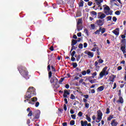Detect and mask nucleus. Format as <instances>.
Segmentation results:
<instances>
[{
  "label": "nucleus",
  "instance_id": "1",
  "mask_svg": "<svg viewBox=\"0 0 126 126\" xmlns=\"http://www.w3.org/2000/svg\"><path fill=\"white\" fill-rule=\"evenodd\" d=\"M22 70H20V68H18V69L20 71V73L26 78V79H29V75H28V71L26 70V68L25 67H21Z\"/></svg>",
  "mask_w": 126,
  "mask_h": 126
},
{
  "label": "nucleus",
  "instance_id": "2",
  "mask_svg": "<svg viewBox=\"0 0 126 126\" xmlns=\"http://www.w3.org/2000/svg\"><path fill=\"white\" fill-rule=\"evenodd\" d=\"M104 12L106 15H112L113 14V11L110 9V7L106 5H104Z\"/></svg>",
  "mask_w": 126,
  "mask_h": 126
},
{
  "label": "nucleus",
  "instance_id": "3",
  "mask_svg": "<svg viewBox=\"0 0 126 126\" xmlns=\"http://www.w3.org/2000/svg\"><path fill=\"white\" fill-rule=\"evenodd\" d=\"M36 94V91L35 88L33 87H30L28 89L27 95H35Z\"/></svg>",
  "mask_w": 126,
  "mask_h": 126
},
{
  "label": "nucleus",
  "instance_id": "4",
  "mask_svg": "<svg viewBox=\"0 0 126 126\" xmlns=\"http://www.w3.org/2000/svg\"><path fill=\"white\" fill-rule=\"evenodd\" d=\"M107 67H105L103 68L102 70L99 73V77L100 78H103V76L104 75H108L109 74V72L107 71Z\"/></svg>",
  "mask_w": 126,
  "mask_h": 126
},
{
  "label": "nucleus",
  "instance_id": "5",
  "mask_svg": "<svg viewBox=\"0 0 126 126\" xmlns=\"http://www.w3.org/2000/svg\"><path fill=\"white\" fill-rule=\"evenodd\" d=\"M121 50L124 54H126V39H122Z\"/></svg>",
  "mask_w": 126,
  "mask_h": 126
},
{
  "label": "nucleus",
  "instance_id": "6",
  "mask_svg": "<svg viewBox=\"0 0 126 126\" xmlns=\"http://www.w3.org/2000/svg\"><path fill=\"white\" fill-rule=\"evenodd\" d=\"M97 120L99 121H101L103 116L102 112L100 110H98L97 111Z\"/></svg>",
  "mask_w": 126,
  "mask_h": 126
},
{
  "label": "nucleus",
  "instance_id": "7",
  "mask_svg": "<svg viewBox=\"0 0 126 126\" xmlns=\"http://www.w3.org/2000/svg\"><path fill=\"white\" fill-rule=\"evenodd\" d=\"M95 1L97 5H98V7H99L100 10H102V7H101V3H102L103 2V0H95Z\"/></svg>",
  "mask_w": 126,
  "mask_h": 126
},
{
  "label": "nucleus",
  "instance_id": "8",
  "mask_svg": "<svg viewBox=\"0 0 126 126\" xmlns=\"http://www.w3.org/2000/svg\"><path fill=\"white\" fill-rule=\"evenodd\" d=\"M105 17H106V14L102 12L98 13L97 18H99L100 19H103V18H105Z\"/></svg>",
  "mask_w": 126,
  "mask_h": 126
},
{
  "label": "nucleus",
  "instance_id": "9",
  "mask_svg": "<svg viewBox=\"0 0 126 126\" xmlns=\"http://www.w3.org/2000/svg\"><path fill=\"white\" fill-rule=\"evenodd\" d=\"M104 23L105 21L104 20H98L96 21V24L97 25H98V26H102Z\"/></svg>",
  "mask_w": 126,
  "mask_h": 126
},
{
  "label": "nucleus",
  "instance_id": "10",
  "mask_svg": "<svg viewBox=\"0 0 126 126\" xmlns=\"http://www.w3.org/2000/svg\"><path fill=\"white\" fill-rule=\"evenodd\" d=\"M58 79L56 78V77H52L50 80V82H51V83H55L56 84L58 83Z\"/></svg>",
  "mask_w": 126,
  "mask_h": 126
},
{
  "label": "nucleus",
  "instance_id": "11",
  "mask_svg": "<svg viewBox=\"0 0 126 126\" xmlns=\"http://www.w3.org/2000/svg\"><path fill=\"white\" fill-rule=\"evenodd\" d=\"M112 32L116 36H119V34H120V29L119 28H117L114 31H113Z\"/></svg>",
  "mask_w": 126,
  "mask_h": 126
},
{
  "label": "nucleus",
  "instance_id": "12",
  "mask_svg": "<svg viewBox=\"0 0 126 126\" xmlns=\"http://www.w3.org/2000/svg\"><path fill=\"white\" fill-rule=\"evenodd\" d=\"M40 113V112L39 111L37 112H36V113L35 114V116L33 118V121H34L36 119H38L39 118Z\"/></svg>",
  "mask_w": 126,
  "mask_h": 126
},
{
  "label": "nucleus",
  "instance_id": "13",
  "mask_svg": "<svg viewBox=\"0 0 126 126\" xmlns=\"http://www.w3.org/2000/svg\"><path fill=\"white\" fill-rule=\"evenodd\" d=\"M111 125V126H117V125H118V123L116 122V119H114L112 120Z\"/></svg>",
  "mask_w": 126,
  "mask_h": 126
},
{
  "label": "nucleus",
  "instance_id": "14",
  "mask_svg": "<svg viewBox=\"0 0 126 126\" xmlns=\"http://www.w3.org/2000/svg\"><path fill=\"white\" fill-rule=\"evenodd\" d=\"M88 123V122L86 121H85L84 122L83 121H81V126H87Z\"/></svg>",
  "mask_w": 126,
  "mask_h": 126
},
{
  "label": "nucleus",
  "instance_id": "15",
  "mask_svg": "<svg viewBox=\"0 0 126 126\" xmlns=\"http://www.w3.org/2000/svg\"><path fill=\"white\" fill-rule=\"evenodd\" d=\"M91 14L93 17H96L97 16V13L95 11L91 12Z\"/></svg>",
  "mask_w": 126,
  "mask_h": 126
},
{
  "label": "nucleus",
  "instance_id": "16",
  "mask_svg": "<svg viewBox=\"0 0 126 126\" xmlns=\"http://www.w3.org/2000/svg\"><path fill=\"white\" fill-rule=\"evenodd\" d=\"M117 102H120L121 104H123L124 103V99L122 97H119V100L117 101Z\"/></svg>",
  "mask_w": 126,
  "mask_h": 126
},
{
  "label": "nucleus",
  "instance_id": "17",
  "mask_svg": "<svg viewBox=\"0 0 126 126\" xmlns=\"http://www.w3.org/2000/svg\"><path fill=\"white\" fill-rule=\"evenodd\" d=\"M87 55L89 56V58H93V56H94L93 53L90 52H88Z\"/></svg>",
  "mask_w": 126,
  "mask_h": 126
},
{
  "label": "nucleus",
  "instance_id": "18",
  "mask_svg": "<svg viewBox=\"0 0 126 126\" xmlns=\"http://www.w3.org/2000/svg\"><path fill=\"white\" fill-rule=\"evenodd\" d=\"M104 86H101L97 88V91H103L104 90Z\"/></svg>",
  "mask_w": 126,
  "mask_h": 126
},
{
  "label": "nucleus",
  "instance_id": "19",
  "mask_svg": "<svg viewBox=\"0 0 126 126\" xmlns=\"http://www.w3.org/2000/svg\"><path fill=\"white\" fill-rule=\"evenodd\" d=\"M77 28L78 31L82 30V26H81V25H77Z\"/></svg>",
  "mask_w": 126,
  "mask_h": 126
},
{
  "label": "nucleus",
  "instance_id": "20",
  "mask_svg": "<svg viewBox=\"0 0 126 126\" xmlns=\"http://www.w3.org/2000/svg\"><path fill=\"white\" fill-rule=\"evenodd\" d=\"M72 44H71L72 46H74V45H76V44H77V41L74 40V39H72Z\"/></svg>",
  "mask_w": 126,
  "mask_h": 126
},
{
  "label": "nucleus",
  "instance_id": "21",
  "mask_svg": "<svg viewBox=\"0 0 126 126\" xmlns=\"http://www.w3.org/2000/svg\"><path fill=\"white\" fill-rule=\"evenodd\" d=\"M82 24V19H79L77 23V25H81Z\"/></svg>",
  "mask_w": 126,
  "mask_h": 126
},
{
  "label": "nucleus",
  "instance_id": "22",
  "mask_svg": "<svg viewBox=\"0 0 126 126\" xmlns=\"http://www.w3.org/2000/svg\"><path fill=\"white\" fill-rule=\"evenodd\" d=\"M86 120L89 122H91V119L90 117H89V115L88 114H87L86 115Z\"/></svg>",
  "mask_w": 126,
  "mask_h": 126
},
{
  "label": "nucleus",
  "instance_id": "23",
  "mask_svg": "<svg viewBox=\"0 0 126 126\" xmlns=\"http://www.w3.org/2000/svg\"><path fill=\"white\" fill-rule=\"evenodd\" d=\"M113 118H114V115H111L108 118H107V121H110L112 120V119Z\"/></svg>",
  "mask_w": 126,
  "mask_h": 126
},
{
  "label": "nucleus",
  "instance_id": "24",
  "mask_svg": "<svg viewBox=\"0 0 126 126\" xmlns=\"http://www.w3.org/2000/svg\"><path fill=\"white\" fill-rule=\"evenodd\" d=\"M99 29H100V32H101L102 34H103V33H105V32H106V30L105 29V28H100Z\"/></svg>",
  "mask_w": 126,
  "mask_h": 126
},
{
  "label": "nucleus",
  "instance_id": "25",
  "mask_svg": "<svg viewBox=\"0 0 126 126\" xmlns=\"http://www.w3.org/2000/svg\"><path fill=\"white\" fill-rule=\"evenodd\" d=\"M72 47H71V50H70V53H71V52H72V51H73V50H76V49H77V47H75L73 45H72Z\"/></svg>",
  "mask_w": 126,
  "mask_h": 126
},
{
  "label": "nucleus",
  "instance_id": "26",
  "mask_svg": "<svg viewBox=\"0 0 126 126\" xmlns=\"http://www.w3.org/2000/svg\"><path fill=\"white\" fill-rule=\"evenodd\" d=\"M57 2L59 4H62V3H63V0H57Z\"/></svg>",
  "mask_w": 126,
  "mask_h": 126
},
{
  "label": "nucleus",
  "instance_id": "27",
  "mask_svg": "<svg viewBox=\"0 0 126 126\" xmlns=\"http://www.w3.org/2000/svg\"><path fill=\"white\" fill-rule=\"evenodd\" d=\"M70 93L67 90L64 91V95H69Z\"/></svg>",
  "mask_w": 126,
  "mask_h": 126
},
{
  "label": "nucleus",
  "instance_id": "28",
  "mask_svg": "<svg viewBox=\"0 0 126 126\" xmlns=\"http://www.w3.org/2000/svg\"><path fill=\"white\" fill-rule=\"evenodd\" d=\"M32 114H33L32 111H30V113H28V116H29V117H32Z\"/></svg>",
  "mask_w": 126,
  "mask_h": 126
},
{
  "label": "nucleus",
  "instance_id": "29",
  "mask_svg": "<svg viewBox=\"0 0 126 126\" xmlns=\"http://www.w3.org/2000/svg\"><path fill=\"white\" fill-rule=\"evenodd\" d=\"M32 102H36V101H37V97H32Z\"/></svg>",
  "mask_w": 126,
  "mask_h": 126
},
{
  "label": "nucleus",
  "instance_id": "30",
  "mask_svg": "<svg viewBox=\"0 0 126 126\" xmlns=\"http://www.w3.org/2000/svg\"><path fill=\"white\" fill-rule=\"evenodd\" d=\"M74 125H75V121L72 120L70 122V125L73 126Z\"/></svg>",
  "mask_w": 126,
  "mask_h": 126
},
{
  "label": "nucleus",
  "instance_id": "31",
  "mask_svg": "<svg viewBox=\"0 0 126 126\" xmlns=\"http://www.w3.org/2000/svg\"><path fill=\"white\" fill-rule=\"evenodd\" d=\"M83 115V113H82L81 111H79V113H78V117H82Z\"/></svg>",
  "mask_w": 126,
  "mask_h": 126
},
{
  "label": "nucleus",
  "instance_id": "32",
  "mask_svg": "<svg viewBox=\"0 0 126 126\" xmlns=\"http://www.w3.org/2000/svg\"><path fill=\"white\" fill-rule=\"evenodd\" d=\"M101 31V29L97 30L96 32H94V34H99Z\"/></svg>",
  "mask_w": 126,
  "mask_h": 126
},
{
  "label": "nucleus",
  "instance_id": "33",
  "mask_svg": "<svg viewBox=\"0 0 126 126\" xmlns=\"http://www.w3.org/2000/svg\"><path fill=\"white\" fill-rule=\"evenodd\" d=\"M100 68V66H95V69L96 71H99V69Z\"/></svg>",
  "mask_w": 126,
  "mask_h": 126
},
{
  "label": "nucleus",
  "instance_id": "34",
  "mask_svg": "<svg viewBox=\"0 0 126 126\" xmlns=\"http://www.w3.org/2000/svg\"><path fill=\"white\" fill-rule=\"evenodd\" d=\"M71 117L73 120L76 119V115L75 114L71 115Z\"/></svg>",
  "mask_w": 126,
  "mask_h": 126
},
{
  "label": "nucleus",
  "instance_id": "35",
  "mask_svg": "<svg viewBox=\"0 0 126 126\" xmlns=\"http://www.w3.org/2000/svg\"><path fill=\"white\" fill-rule=\"evenodd\" d=\"M32 96H31V95H26L25 97V99L26 98H28V99H30L31 97H32Z\"/></svg>",
  "mask_w": 126,
  "mask_h": 126
},
{
  "label": "nucleus",
  "instance_id": "36",
  "mask_svg": "<svg viewBox=\"0 0 126 126\" xmlns=\"http://www.w3.org/2000/svg\"><path fill=\"white\" fill-rule=\"evenodd\" d=\"M90 106V104L88 103H86V104H85V107H86V108H89Z\"/></svg>",
  "mask_w": 126,
  "mask_h": 126
},
{
  "label": "nucleus",
  "instance_id": "37",
  "mask_svg": "<svg viewBox=\"0 0 126 126\" xmlns=\"http://www.w3.org/2000/svg\"><path fill=\"white\" fill-rule=\"evenodd\" d=\"M93 75V78H94V77H95V76H96V75H97V72H94L92 74Z\"/></svg>",
  "mask_w": 126,
  "mask_h": 126
},
{
  "label": "nucleus",
  "instance_id": "38",
  "mask_svg": "<svg viewBox=\"0 0 126 126\" xmlns=\"http://www.w3.org/2000/svg\"><path fill=\"white\" fill-rule=\"evenodd\" d=\"M106 19H107V21H109L110 20H112V16H108Z\"/></svg>",
  "mask_w": 126,
  "mask_h": 126
},
{
  "label": "nucleus",
  "instance_id": "39",
  "mask_svg": "<svg viewBox=\"0 0 126 126\" xmlns=\"http://www.w3.org/2000/svg\"><path fill=\"white\" fill-rule=\"evenodd\" d=\"M70 98L72 100L75 99V96L74 95H71V97H70Z\"/></svg>",
  "mask_w": 126,
  "mask_h": 126
},
{
  "label": "nucleus",
  "instance_id": "40",
  "mask_svg": "<svg viewBox=\"0 0 126 126\" xmlns=\"http://www.w3.org/2000/svg\"><path fill=\"white\" fill-rule=\"evenodd\" d=\"M78 47H79V49H83V44H82V43H80Z\"/></svg>",
  "mask_w": 126,
  "mask_h": 126
},
{
  "label": "nucleus",
  "instance_id": "41",
  "mask_svg": "<svg viewBox=\"0 0 126 126\" xmlns=\"http://www.w3.org/2000/svg\"><path fill=\"white\" fill-rule=\"evenodd\" d=\"M63 109H64V111H67V107H66V105L65 104H64L63 105Z\"/></svg>",
  "mask_w": 126,
  "mask_h": 126
},
{
  "label": "nucleus",
  "instance_id": "42",
  "mask_svg": "<svg viewBox=\"0 0 126 126\" xmlns=\"http://www.w3.org/2000/svg\"><path fill=\"white\" fill-rule=\"evenodd\" d=\"M105 113L107 114H109L110 113V109L108 108L106 109V112Z\"/></svg>",
  "mask_w": 126,
  "mask_h": 126
},
{
  "label": "nucleus",
  "instance_id": "43",
  "mask_svg": "<svg viewBox=\"0 0 126 126\" xmlns=\"http://www.w3.org/2000/svg\"><path fill=\"white\" fill-rule=\"evenodd\" d=\"M74 55H75V51H73L72 53L71 54V56L72 57H74Z\"/></svg>",
  "mask_w": 126,
  "mask_h": 126
},
{
  "label": "nucleus",
  "instance_id": "44",
  "mask_svg": "<svg viewBox=\"0 0 126 126\" xmlns=\"http://www.w3.org/2000/svg\"><path fill=\"white\" fill-rule=\"evenodd\" d=\"M98 63H104V61L102 59H99L98 60Z\"/></svg>",
  "mask_w": 126,
  "mask_h": 126
},
{
  "label": "nucleus",
  "instance_id": "45",
  "mask_svg": "<svg viewBox=\"0 0 126 126\" xmlns=\"http://www.w3.org/2000/svg\"><path fill=\"white\" fill-rule=\"evenodd\" d=\"M79 6H83V1H82L79 3Z\"/></svg>",
  "mask_w": 126,
  "mask_h": 126
},
{
  "label": "nucleus",
  "instance_id": "46",
  "mask_svg": "<svg viewBox=\"0 0 126 126\" xmlns=\"http://www.w3.org/2000/svg\"><path fill=\"white\" fill-rule=\"evenodd\" d=\"M115 14H116V15H120L121 13L120 12V11H116L115 12Z\"/></svg>",
  "mask_w": 126,
  "mask_h": 126
},
{
  "label": "nucleus",
  "instance_id": "47",
  "mask_svg": "<svg viewBox=\"0 0 126 126\" xmlns=\"http://www.w3.org/2000/svg\"><path fill=\"white\" fill-rule=\"evenodd\" d=\"M39 105V102L38 101H37L35 105V107H38Z\"/></svg>",
  "mask_w": 126,
  "mask_h": 126
},
{
  "label": "nucleus",
  "instance_id": "48",
  "mask_svg": "<svg viewBox=\"0 0 126 126\" xmlns=\"http://www.w3.org/2000/svg\"><path fill=\"white\" fill-rule=\"evenodd\" d=\"M86 73L87 72H86V71L85 70H84L82 72V75H86Z\"/></svg>",
  "mask_w": 126,
  "mask_h": 126
},
{
  "label": "nucleus",
  "instance_id": "49",
  "mask_svg": "<svg viewBox=\"0 0 126 126\" xmlns=\"http://www.w3.org/2000/svg\"><path fill=\"white\" fill-rule=\"evenodd\" d=\"M31 123V121L30 119H28L27 121V124L29 125V126H30V124Z\"/></svg>",
  "mask_w": 126,
  "mask_h": 126
},
{
  "label": "nucleus",
  "instance_id": "50",
  "mask_svg": "<svg viewBox=\"0 0 126 126\" xmlns=\"http://www.w3.org/2000/svg\"><path fill=\"white\" fill-rule=\"evenodd\" d=\"M109 81H110V82H114V80H115V78H112V79H109Z\"/></svg>",
  "mask_w": 126,
  "mask_h": 126
},
{
  "label": "nucleus",
  "instance_id": "51",
  "mask_svg": "<svg viewBox=\"0 0 126 126\" xmlns=\"http://www.w3.org/2000/svg\"><path fill=\"white\" fill-rule=\"evenodd\" d=\"M112 20L114 22H116V21H117V18L116 17H113V18H112Z\"/></svg>",
  "mask_w": 126,
  "mask_h": 126
},
{
  "label": "nucleus",
  "instance_id": "52",
  "mask_svg": "<svg viewBox=\"0 0 126 126\" xmlns=\"http://www.w3.org/2000/svg\"><path fill=\"white\" fill-rule=\"evenodd\" d=\"M122 69H123V67H122L121 66H119L117 68L118 70H122Z\"/></svg>",
  "mask_w": 126,
  "mask_h": 126
},
{
  "label": "nucleus",
  "instance_id": "53",
  "mask_svg": "<svg viewBox=\"0 0 126 126\" xmlns=\"http://www.w3.org/2000/svg\"><path fill=\"white\" fill-rule=\"evenodd\" d=\"M91 28H92V29H94V28H95V25L91 24Z\"/></svg>",
  "mask_w": 126,
  "mask_h": 126
},
{
  "label": "nucleus",
  "instance_id": "54",
  "mask_svg": "<svg viewBox=\"0 0 126 126\" xmlns=\"http://www.w3.org/2000/svg\"><path fill=\"white\" fill-rule=\"evenodd\" d=\"M116 88H117V84L116 83H114L113 89H116Z\"/></svg>",
  "mask_w": 126,
  "mask_h": 126
},
{
  "label": "nucleus",
  "instance_id": "55",
  "mask_svg": "<svg viewBox=\"0 0 126 126\" xmlns=\"http://www.w3.org/2000/svg\"><path fill=\"white\" fill-rule=\"evenodd\" d=\"M74 113H75V112H74V111H73V109L70 110V113H71V114H74Z\"/></svg>",
  "mask_w": 126,
  "mask_h": 126
},
{
  "label": "nucleus",
  "instance_id": "56",
  "mask_svg": "<svg viewBox=\"0 0 126 126\" xmlns=\"http://www.w3.org/2000/svg\"><path fill=\"white\" fill-rule=\"evenodd\" d=\"M63 126H67V122H64L63 123Z\"/></svg>",
  "mask_w": 126,
  "mask_h": 126
},
{
  "label": "nucleus",
  "instance_id": "57",
  "mask_svg": "<svg viewBox=\"0 0 126 126\" xmlns=\"http://www.w3.org/2000/svg\"><path fill=\"white\" fill-rule=\"evenodd\" d=\"M73 67H76L77 66V63H73Z\"/></svg>",
  "mask_w": 126,
  "mask_h": 126
},
{
  "label": "nucleus",
  "instance_id": "58",
  "mask_svg": "<svg viewBox=\"0 0 126 126\" xmlns=\"http://www.w3.org/2000/svg\"><path fill=\"white\" fill-rule=\"evenodd\" d=\"M49 78H51V77H52V71H50L49 72Z\"/></svg>",
  "mask_w": 126,
  "mask_h": 126
},
{
  "label": "nucleus",
  "instance_id": "59",
  "mask_svg": "<svg viewBox=\"0 0 126 126\" xmlns=\"http://www.w3.org/2000/svg\"><path fill=\"white\" fill-rule=\"evenodd\" d=\"M88 5H89V6H91L92 5V2H88Z\"/></svg>",
  "mask_w": 126,
  "mask_h": 126
},
{
  "label": "nucleus",
  "instance_id": "60",
  "mask_svg": "<svg viewBox=\"0 0 126 126\" xmlns=\"http://www.w3.org/2000/svg\"><path fill=\"white\" fill-rule=\"evenodd\" d=\"M78 37H81L82 34H81V32H79L77 34Z\"/></svg>",
  "mask_w": 126,
  "mask_h": 126
},
{
  "label": "nucleus",
  "instance_id": "61",
  "mask_svg": "<svg viewBox=\"0 0 126 126\" xmlns=\"http://www.w3.org/2000/svg\"><path fill=\"white\" fill-rule=\"evenodd\" d=\"M65 88H66V89H68V88H69V85L68 84L65 85Z\"/></svg>",
  "mask_w": 126,
  "mask_h": 126
},
{
  "label": "nucleus",
  "instance_id": "62",
  "mask_svg": "<svg viewBox=\"0 0 126 126\" xmlns=\"http://www.w3.org/2000/svg\"><path fill=\"white\" fill-rule=\"evenodd\" d=\"M87 43L85 42L84 43V48H87Z\"/></svg>",
  "mask_w": 126,
  "mask_h": 126
},
{
  "label": "nucleus",
  "instance_id": "63",
  "mask_svg": "<svg viewBox=\"0 0 126 126\" xmlns=\"http://www.w3.org/2000/svg\"><path fill=\"white\" fill-rule=\"evenodd\" d=\"M86 72H87V74H89L90 73V72H91V71H90V69H89L87 70Z\"/></svg>",
  "mask_w": 126,
  "mask_h": 126
},
{
  "label": "nucleus",
  "instance_id": "64",
  "mask_svg": "<svg viewBox=\"0 0 126 126\" xmlns=\"http://www.w3.org/2000/svg\"><path fill=\"white\" fill-rule=\"evenodd\" d=\"M64 101H65V104H67L68 103V101H67V98H65L64 99Z\"/></svg>",
  "mask_w": 126,
  "mask_h": 126
}]
</instances>
